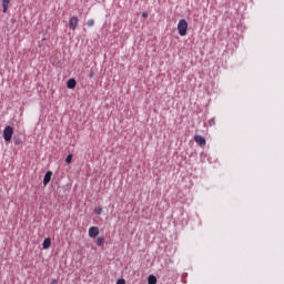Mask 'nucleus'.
I'll list each match as a JSON object with an SVG mask.
<instances>
[{
	"instance_id": "1",
	"label": "nucleus",
	"mask_w": 284,
	"mask_h": 284,
	"mask_svg": "<svg viewBox=\"0 0 284 284\" xmlns=\"http://www.w3.org/2000/svg\"><path fill=\"white\" fill-rule=\"evenodd\" d=\"M178 32L180 37H185L187 34V20L181 19L178 23Z\"/></svg>"
},
{
	"instance_id": "2",
	"label": "nucleus",
	"mask_w": 284,
	"mask_h": 284,
	"mask_svg": "<svg viewBox=\"0 0 284 284\" xmlns=\"http://www.w3.org/2000/svg\"><path fill=\"white\" fill-rule=\"evenodd\" d=\"M12 134H14V129L12 126H6L3 130V139L7 142L12 141Z\"/></svg>"
},
{
	"instance_id": "3",
	"label": "nucleus",
	"mask_w": 284,
	"mask_h": 284,
	"mask_svg": "<svg viewBox=\"0 0 284 284\" xmlns=\"http://www.w3.org/2000/svg\"><path fill=\"white\" fill-rule=\"evenodd\" d=\"M69 28L70 30H77L79 28V18L77 17H71L69 20Z\"/></svg>"
},
{
	"instance_id": "4",
	"label": "nucleus",
	"mask_w": 284,
	"mask_h": 284,
	"mask_svg": "<svg viewBox=\"0 0 284 284\" xmlns=\"http://www.w3.org/2000/svg\"><path fill=\"white\" fill-rule=\"evenodd\" d=\"M90 239H97L99 236V226H91L89 229Z\"/></svg>"
},
{
	"instance_id": "5",
	"label": "nucleus",
	"mask_w": 284,
	"mask_h": 284,
	"mask_svg": "<svg viewBox=\"0 0 284 284\" xmlns=\"http://www.w3.org/2000/svg\"><path fill=\"white\" fill-rule=\"evenodd\" d=\"M194 141L195 143H197V145H201V146H204L206 143L205 138H203L202 135H195Z\"/></svg>"
},
{
	"instance_id": "6",
	"label": "nucleus",
	"mask_w": 284,
	"mask_h": 284,
	"mask_svg": "<svg viewBox=\"0 0 284 284\" xmlns=\"http://www.w3.org/2000/svg\"><path fill=\"white\" fill-rule=\"evenodd\" d=\"M50 181H52V171H48L44 174V179H43V185H48V183H50Z\"/></svg>"
},
{
	"instance_id": "7",
	"label": "nucleus",
	"mask_w": 284,
	"mask_h": 284,
	"mask_svg": "<svg viewBox=\"0 0 284 284\" xmlns=\"http://www.w3.org/2000/svg\"><path fill=\"white\" fill-rule=\"evenodd\" d=\"M67 87L69 88V90H74V88H77V80L69 79L67 82Z\"/></svg>"
},
{
	"instance_id": "8",
	"label": "nucleus",
	"mask_w": 284,
	"mask_h": 284,
	"mask_svg": "<svg viewBox=\"0 0 284 284\" xmlns=\"http://www.w3.org/2000/svg\"><path fill=\"white\" fill-rule=\"evenodd\" d=\"M50 245H52V240H50V237L44 239L42 243L43 250H50Z\"/></svg>"
},
{
	"instance_id": "9",
	"label": "nucleus",
	"mask_w": 284,
	"mask_h": 284,
	"mask_svg": "<svg viewBox=\"0 0 284 284\" xmlns=\"http://www.w3.org/2000/svg\"><path fill=\"white\" fill-rule=\"evenodd\" d=\"M8 6H10V0H2L3 12H8Z\"/></svg>"
},
{
	"instance_id": "10",
	"label": "nucleus",
	"mask_w": 284,
	"mask_h": 284,
	"mask_svg": "<svg viewBox=\"0 0 284 284\" xmlns=\"http://www.w3.org/2000/svg\"><path fill=\"white\" fill-rule=\"evenodd\" d=\"M148 284H156V276L149 275L148 277Z\"/></svg>"
},
{
	"instance_id": "11",
	"label": "nucleus",
	"mask_w": 284,
	"mask_h": 284,
	"mask_svg": "<svg viewBox=\"0 0 284 284\" xmlns=\"http://www.w3.org/2000/svg\"><path fill=\"white\" fill-rule=\"evenodd\" d=\"M103 243H105V239L104 237H98L97 245H99V247H101L103 245Z\"/></svg>"
},
{
	"instance_id": "12",
	"label": "nucleus",
	"mask_w": 284,
	"mask_h": 284,
	"mask_svg": "<svg viewBox=\"0 0 284 284\" xmlns=\"http://www.w3.org/2000/svg\"><path fill=\"white\" fill-rule=\"evenodd\" d=\"M95 214H98V216H101V214L103 213V209L102 207H97L94 209Z\"/></svg>"
},
{
	"instance_id": "13",
	"label": "nucleus",
	"mask_w": 284,
	"mask_h": 284,
	"mask_svg": "<svg viewBox=\"0 0 284 284\" xmlns=\"http://www.w3.org/2000/svg\"><path fill=\"white\" fill-rule=\"evenodd\" d=\"M87 26H88L89 28H92V27L94 26V20H93V19L88 20V21H87Z\"/></svg>"
},
{
	"instance_id": "14",
	"label": "nucleus",
	"mask_w": 284,
	"mask_h": 284,
	"mask_svg": "<svg viewBox=\"0 0 284 284\" xmlns=\"http://www.w3.org/2000/svg\"><path fill=\"white\" fill-rule=\"evenodd\" d=\"M65 163H68L70 165V163H72V154H69L65 159Z\"/></svg>"
},
{
	"instance_id": "15",
	"label": "nucleus",
	"mask_w": 284,
	"mask_h": 284,
	"mask_svg": "<svg viewBox=\"0 0 284 284\" xmlns=\"http://www.w3.org/2000/svg\"><path fill=\"white\" fill-rule=\"evenodd\" d=\"M116 284H125V280L124 278H120V280H118Z\"/></svg>"
},
{
	"instance_id": "16",
	"label": "nucleus",
	"mask_w": 284,
	"mask_h": 284,
	"mask_svg": "<svg viewBox=\"0 0 284 284\" xmlns=\"http://www.w3.org/2000/svg\"><path fill=\"white\" fill-rule=\"evenodd\" d=\"M89 78H90V79L94 78V71H91V72L89 73Z\"/></svg>"
},
{
	"instance_id": "17",
	"label": "nucleus",
	"mask_w": 284,
	"mask_h": 284,
	"mask_svg": "<svg viewBox=\"0 0 284 284\" xmlns=\"http://www.w3.org/2000/svg\"><path fill=\"white\" fill-rule=\"evenodd\" d=\"M50 284H59V281L52 280Z\"/></svg>"
},
{
	"instance_id": "18",
	"label": "nucleus",
	"mask_w": 284,
	"mask_h": 284,
	"mask_svg": "<svg viewBox=\"0 0 284 284\" xmlns=\"http://www.w3.org/2000/svg\"><path fill=\"white\" fill-rule=\"evenodd\" d=\"M142 17L145 19V18H148V12H143L142 13Z\"/></svg>"
}]
</instances>
